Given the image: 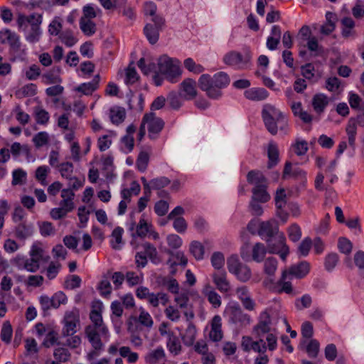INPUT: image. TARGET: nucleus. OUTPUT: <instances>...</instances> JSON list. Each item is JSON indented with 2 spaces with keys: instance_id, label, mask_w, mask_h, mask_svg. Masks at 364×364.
Wrapping results in <instances>:
<instances>
[{
  "instance_id": "nucleus-63",
  "label": "nucleus",
  "mask_w": 364,
  "mask_h": 364,
  "mask_svg": "<svg viewBox=\"0 0 364 364\" xmlns=\"http://www.w3.org/2000/svg\"><path fill=\"white\" fill-rule=\"evenodd\" d=\"M211 264L215 269L220 271L225 264L223 254L220 252H214L211 256Z\"/></svg>"
},
{
  "instance_id": "nucleus-13",
  "label": "nucleus",
  "mask_w": 364,
  "mask_h": 364,
  "mask_svg": "<svg viewBox=\"0 0 364 364\" xmlns=\"http://www.w3.org/2000/svg\"><path fill=\"white\" fill-rule=\"evenodd\" d=\"M287 246L286 237L283 232L278 234V235L272 238V240H267V247L268 252L270 254L279 252L280 250Z\"/></svg>"
},
{
  "instance_id": "nucleus-17",
  "label": "nucleus",
  "mask_w": 364,
  "mask_h": 364,
  "mask_svg": "<svg viewBox=\"0 0 364 364\" xmlns=\"http://www.w3.org/2000/svg\"><path fill=\"white\" fill-rule=\"evenodd\" d=\"M85 333L88 338L89 342L91 343L92 348L99 350H101L103 347V343L100 339V333L95 329V328L87 326L85 328Z\"/></svg>"
},
{
  "instance_id": "nucleus-49",
  "label": "nucleus",
  "mask_w": 364,
  "mask_h": 364,
  "mask_svg": "<svg viewBox=\"0 0 364 364\" xmlns=\"http://www.w3.org/2000/svg\"><path fill=\"white\" fill-rule=\"evenodd\" d=\"M97 13H101L100 9L95 7L92 5L87 4L83 7L82 16L80 18L92 20L97 16Z\"/></svg>"
},
{
  "instance_id": "nucleus-45",
  "label": "nucleus",
  "mask_w": 364,
  "mask_h": 364,
  "mask_svg": "<svg viewBox=\"0 0 364 364\" xmlns=\"http://www.w3.org/2000/svg\"><path fill=\"white\" fill-rule=\"evenodd\" d=\"M38 300L43 311V316H46L48 314V311L53 308V302L51 297L43 294L39 296Z\"/></svg>"
},
{
  "instance_id": "nucleus-36",
  "label": "nucleus",
  "mask_w": 364,
  "mask_h": 364,
  "mask_svg": "<svg viewBox=\"0 0 364 364\" xmlns=\"http://www.w3.org/2000/svg\"><path fill=\"white\" fill-rule=\"evenodd\" d=\"M169 338L167 342L168 350L175 355H178L181 351V345L179 339L173 336V333H168Z\"/></svg>"
},
{
  "instance_id": "nucleus-8",
  "label": "nucleus",
  "mask_w": 364,
  "mask_h": 364,
  "mask_svg": "<svg viewBox=\"0 0 364 364\" xmlns=\"http://www.w3.org/2000/svg\"><path fill=\"white\" fill-rule=\"evenodd\" d=\"M272 320L269 314L267 311H262L259 317V321L253 328V333L257 338H261L271 330Z\"/></svg>"
},
{
  "instance_id": "nucleus-5",
  "label": "nucleus",
  "mask_w": 364,
  "mask_h": 364,
  "mask_svg": "<svg viewBox=\"0 0 364 364\" xmlns=\"http://www.w3.org/2000/svg\"><path fill=\"white\" fill-rule=\"evenodd\" d=\"M144 124H147L149 137L151 139H155L157 135L162 131L164 127V120L156 116V114L153 112L146 113L143 117Z\"/></svg>"
},
{
  "instance_id": "nucleus-4",
  "label": "nucleus",
  "mask_w": 364,
  "mask_h": 364,
  "mask_svg": "<svg viewBox=\"0 0 364 364\" xmlns=\"http://www.w3.org/2000/svg\"><path fill=\"white\" fill-rule=\"evenodd\" d=\"M228 322L240 326H247L250 323L251 318L243 312L238 303H233L226 310Z\"/></svg>"
},
{
  "instance_id": "nucleus-11",
  "label": "nucleus",
  "mask_w": 364,
  "mask_h": 364,
  "mask_svg": "<svg viewBox=\"0 0 364 364\" xmlns=\"http://www.w3.org/2000/svg\"><path fill=\"white\" fill-rule=\"evenodd\" d=\"M310 271V264L307 261H301L291 265L287 270V274L296 279L305 277Z\"/></svg>"
},
{
  "instance_id": "nucleus-24",
  "label": "nucleus",
  "mask_w": 364,
  "mask_h": 364,
  "mask_svg": "<svg viewBox=\"0 0 364 364\" xmlns=\"http://www.w3.org/2000/svg\"><path fill=\"white\" fill-rule=\"evenodd\" d=\"M328 105V98L325 94L318 93L313 97L312 106L317 113L323 112Z\"/></svg>"
},
{
  "instance_id": "nucleus-43",
  "label": "nucleus",
  "mask_w": 364,
  "mask_h": 364,
  "mask_svg": "<svg viewBox=\"0 0 364 364\" xmlns=\"http://www.w3.org/2000/svg\"><path fill=\"white\" fill-rule=\"evenodd\" d=\"M278 262L275 257L267 258L264 263V271L269 276H274L277 268Z\"/></svg>"
},
{
  "instance_id": "nucleus-42",
  "label": "nucleus",
  "mask_w": 364,
  "mask_h": 364,
  "mask_svg": "<svg viewBox=\"0 0 364 364\" xmlns=\"http://www.w3.org/2000/svg\"><path fill=\"white\" fill-rule=\"evenodd\" d=\"M339 257L337 253L331 252L328 254L324 260L325 269L328 272H332L337 265Z\"/></svg>"
},
{
  "instance_id": "nucleus-40",
  "label": "nucleus",
  "mask_w": 364,
  "mask_h": 364,
  "mask_svg": "<svg viewBox=\"0 0 364 364\" xmlns=\"http://www.w3.org/2000/svg\"><path fill=\"white\" fill-rule=\"evenodd\" d=\"M126 117V112L124 108L117 107L115 109L110 110V119L113 124H119L124 122Z\"/></svg>"
},
{
  "instance_id": "nucleus-7",
  "label": "nucleus",
  "mask_w": 364,
  "mask_h": 364,
  "mask_svg": "<svg viewBox=\"0 0 364 364\" xmlns=\"http://www.w3.org/2000/svg\"><path fill=\"white\" fill-rule=\"evenodd\" d=\"M280 233L279 231V224L274 220L261 222L257 230L258 235L266 242L267 240H272V238Z\"/></svg>"
},
{
  "instance_id": "nucleus-52",
  "label": "nucleus",
  "mask_w": 364,
  "mask_h": 364,
  "mask_svg": "<svg viewBox=\"0 0 364 364\" xmlns=\"http://www.w3.org/2000/svg\"><path fill=\"white\" fill-rule=\"evenodd\" d=\"M292 147L294 153L299 156L305 155L309 149L307 141L299 139L296 140V142L292 145Z\"/></svg>"
},
{
  "instance_id": "nucleus-9",
  "label": "nucleus",
  "mask_w": 364,
  "mask_h": 364,
  "mask_svg": "<svg viewBox=\"0 0 364 364\" xmlns=\"http://www.w3.org/2000/svg\"><path fill=\"white\" fill-rule=\"evenodd\" d=\"M0 41L1 43H7L14 51H18L21 47L20 38L18 34L9 29L0 31Z\"/></svg>"
},
{
  "instance_id": "nucleus-53",
  "label": "nucleus",
  "mask_w": 364,
  "mask_h": 364,
  "mask_svg": "<svg viewBox=\"0 0 364 364\" xmlns=\"http://www.w3.org/2000/svg\"><path fill=\"white\" fill-rule=\"evenodd\" d=\"M59 38L62 43L68 47L73 46L77 41L71 31H65L62 32L59 36Z\"/></svg>"
},
{
  "instance_id": "nucleus-6",
  "label": "nucleus",
  "mask_w": 364,
  "mask_h": 364,
  "mask_svg": "<svg viewBox=\"0 0 364 364\" xmlns=\"http://www.w3.org/2000/svg\"><path fill=\"white\" fill-rule=\"evenodd\" d=\"M64 326L62 329V335L68 337L74 335L77 332V326H80V315L77 310L68 311L63 318Z\"/></svg>"
},
{
  "instance_id": "nucleus-15",
  "label": "nucleus",
  "mask_w": 364,
  "mask_h": 364,
  "mask_svg": "<svg viewBox=\"0 0 364 364\" xmlns=\"http://www.w3.org/2000/svg\"><path fill=\"white\" fill-rule=\"evenodd\" d=\"M181 88L184 92V98L191 100L197 96L196 82L192 78H186L181 83Z\"/></svg>"
},
{
  "instance_id": "nucleus-22",
  "label": "nucleus",
  "mask_w": 364,
  "mask_h": 364,
  "mask_svg": "<svg viewBox=\"0 0 364 364\" xmlns=\"http://www.w3.org/2000/svg\"><path fill=\"white\" fill-rule=\"evenodd\" d=\"M33 233V226L31 224L21 223L15 228V236L21 240H24L32 236Z\"/></svg>"
},
{
  "instance_id": "nucleus-32",
  "label": "nucleus",
  "mask_w": 364,
  "mask_h": 364,
  "mask_svg": "<svg viewBox=\"0 0 364 364\" xmlns=\"http://www.w3.org/2000/svg\"><path fill=\"white\" fill-rule=\"evenodd\" d=\"M146 257H148L151 262L154 264H159L161 262V259L158 255L156 248L149 242H144L142 245Z\"/></svg>"
},
{
  "instance_id": "nucleus-28",
  "label": "nucleus",
  "mask_w": 364,
  "mask_h": 364,
  "mask_svg": "<svg viewBox=\"0 0 364 364\" xmlns=\"http://www.w3.org/2000/svg\"><path fill=\"white\" fill-rule=\"evenodd\" d=\"M287 270L284 269L282 275L278 280V286L277 289V294L286 293L290 294L293 292L292 284L290 282H287Z\"/></svg>"
},
{
  "instance_id": "nucleus-10",
  "label": "nucleus",
  "mask_w": 364,
  "mask_h": 364,
  "mask_svg": "<svg viewBox=\"0 0 364 364\" xmlns=\"http://www.w3.org/2000/svg\"><path fill=\"white\" fill-rule=\"evenodd\" d=\"M151 228L152 225L149 224L144 218H141L138 224H136L134 220L132 221L129 230L133 231L134 229L136 228V231L132 233L133 238L136 237L144 238L149 233Z\"/></svg>"
},
{
  "instance_id": "nucleus-51",
  "label": "nucleus",
  "mask_w": 364,
  "mask_h": 364,
  "mask_svg": "<svg viewBox=\"0 0 364 364\" xmlns=\"http://www.w3.org/2000/svg\"><path fill=\"white\" fill-rule=\"evenodd\" d=\"M50 171V168L47 166H40L36 168L35 176L41 185H47L46 178Z\"/></svg>"
},
{
  "instance_id": "nucleus-31",
  "label": "nucleus",
  "mask_w": 364,
  "mask_h": 364,
  "mask_svg": "<svg viewBox=\"0 0 364 364\" xmlns=\"http://www.w3.org/2000/svg\"><path fill=\"white\" fill-rule=\"evenodd\" d=\"M80 28L87 36H93L97 31L96 24L90 19L80 18Z\"/></svg>"
},
{
  "instance_id": "nucleus-59",
  "label": "nucleus",
  "mask_w": 364,
  "mask_h": 364,
  "mask_svg": "<svg viewBox=\"0 0 364 364\" xmlns=\"http://www.w3.org/2000/svg\"><path fill=\"white\" fill-rule=\"evenodd\" d=\"M287 195L285 190L283 188H280L277 190L274 196L275 205L277 209H282L285 205Z\"/></svg>"
},
{
  "instance_id": "nucleus-56",
  "label": "nucleus",
  "mask_w": 364,
  "mask_h": 364,
  "mask_svg": "<svg viewBox=\"0 0 364 364\" xmlns=\"http://www.w3.org/2000/svg\"><path fill=\"white\" fill-rule=\"evenodd\" d=\"M235 275L240 281L246 282L250 279L252 272L248 266L242 264V265L238 269V272H237Z\"/></svg>"
},
{
  "instance_id": "nucleus-16",
  "label": "nucleus",
  "mask_w": 364,
  "mask_h": 364,
  "mask_svg": "<svg viewBox=\"0 0 364 364\" xmlns=\"http://www.w3.org/2000/svg\"><path fill=\"white\" fill-rule=\"evenodd\" d=\"M227 273L224 269L213 274V280L217 289L221 292H228L230 289V283L226 278Z\"/></svg>"
},
{
  "instance_id": "nucleus-41",
  "label": "nucleus",
  "mask_w": 364,
  "mask_h": 364,
  "mask_svg": "<svg viewBox=\"0 0 364 364\" xmlns=\"http://www.w3.org/2000/svg\"><path fill=\"white\" fill-rule=\"evenodd\" d=\"M13 333L12 326L9 321L4 322L1 330V339L6 344L11 343Z\"/></svg>"
},
{
  "instance_id": "nucleus-35",
  "label": "nucleus",
  "mask_w": 364,
  "mask_h": 364,
  "mask_svg": "<svg viewBox=\"0 0 364 364\" xmlns=\"http://www.w3.org/2000/svg\"><path fill=\"white\" fill-rule=\"evenodd\" d=\"M159 28L154 26L150 23H148L145 26L144 32L151 44L154 45L158 41L159 37Z\"/></svg>"
},
{
  "instance_id": "nucleus-47",
  "label": "nucleus",
  "mask_w": 364,
  "mask_h": 364,
  "mask_svg": "<svg viewBox=\"0 0 364 364\" xmlns=\"http://www.w3.org/2000/svg\"><path fill=\"white\" fill-rule=\"evenodd\" d=\"M159 71L164 72L165 78L171 83H176L181 77L182 70H159Z\"/></svg>"
},
{
  "instance_id": "nucleus-23",
  "label": "nucleus",
  "mask_w": 364,
  "mask_h": 364,
  "mask_svg": "<svg viewBox=\"0 0 364 364\" xmlns=\"http://www.w3.org/2000/svg\"><path fill=\"white\" fill-rule=\"evenodd\" d=\"M355 21L350 17H345L341 20V35L343 38H348L349 37H355Z\"/></svg>"
},
{
  "instance_id": "nucleus-21",
  "label": "nucleus",
  "mask_w": 364,
  "mask_h": 364,
  "mask_svg": "<svg viewBox=\"0 0 364 364\" xmlns=\"http://www.w3.org/2000/svg\"><path fill=\"white\" fill-rule=\"evenodd\" d=\"M267 157L268 162L267 167L268 169H271L276 166L279 161V154L277 146L271 142L268 145L267 148Z\"/></svg>"
},
{
  "instance_id": "nucleus-39",
  "label": "nucleus",
  "mask_w": 364,
  "mask_h": 364,
  "mask_svg": "<svg viewBox=\"0 0 364 364\" xmlns=\"http://www.w3.org/2000/svg\"><path fill=\"white\" fill-rule=\"evenodd\" d=\"M149 161V155L146 151H141L136 161V166L139 171L144 173L148 166Z\"/></svg>"
},
{
  "instance_id": "nucleus-55",
  "label": "nucleus",
  "mask_w": 364,
  "mask_h": 364,
  "mask_svg": "<svg viewBox=\"0 0 364 364\" xmlns=\"http://www.w3.org/2000/svg\"><path fill=\"white\" fill-rule=\"evenodd\" d=\"M242 265V264L240 262L237 256L235 255H231L227 260L228 271L233 274L238 272Z\"/></svg>"
},
{
  "instance_id": "nucleus-20",
  "label": "nucleus",
  "mask_w": 364,
  "mask_h": 364,
  "mask_svg": "<svg viewBox=\"0 0 364 364\" xmlns=\"http://www.w3.org/2000/svg\"><path fill=\"white\" fill-rule=\"evenodd\" d=\"M282 31L279 26L274 25L271 30V36L267 39V47L270 50L277 49L281 38Z\"/></svg>"
},
{
  "instance_id": "nucleus-57",
  "label": "nucleus",
  "mask_w": 364,
  "mask_h": 364,
  "mask_svg": "<svg viewBox=\"0 0 364 364\" xmlns=\"http://www.w3.org/2000/svg\"><path fill=\"white\" fill-rule=\"evenodd\" d=\"M312 246V240L310 237H305L299 244L298 247V252L300 256L306 257Z\"/></svg>"
},
{
  "instance_id": "nucleus-18",
  "label": "nucleus",
  "mask_w": 364,
  "mask_h": 364,
  "mask_svg": "<svg viewBox=\"0 0 364 364\" xmlns=\"http://www.w3.org/2000/svg\"><path fill=\"white\" fill-rule=\"evenodd\" d=\"M158 68H180L181 63L176 58L163 54L156 59Z\"/></svg>"
},
{
  "instance_id": "nucleus-37",
  "label": "nucleus",
  "mask_w": 364,
  "mask_h": 364,
  "mask_svg": "<svg viewBox=\"0 0 364 364\" xmlns=\"http://www.w3.org/2000/svg\"><path fill=\"white\" fill-rule=\"evenodd\" d=\"M37 87L33 83L24 85L21 89L16 92V96L18 98L31 97L36 94Z\"/></svg>"
},
{
  "instance_id": "nucleus-64",
  "label": "nucleus",
  "mask_w": 364,
  "mask_h": 364,
  "mask_svg": "<svg viewBox=\"0 0 364 364\" xmlns=\"http://www.w3.org/2000/svg\"><path fill=\"white\" fill-rule=\"evenodd\" d=\"M170 183L171 181L167 177L165 176L155 178L151 180L150 181L152 189L155 190H160L167 186Z\"/></svg>"
},
{
  "instance_id": "nucleus-33",
  "label": "nucleus",
  "mask_w": 364,
  "mask_h": 364,
  "mask_svg": "<svg viewBox=\"0 0 364 364\" xmlns=\"http://www.w3.org/2000/svg\"><path fill=\"white\" fill-rule=\"evenodd\" d=\"M189 251L196 260H202L204 257L205 247L199 241H192L189 246Z\"/></svg>"
},
{
  "instance_id": "nucleus-48",
  "label": "nucleus",
  "mask_w": 364,
  "mask_h": 364,
  "mask_svg": "<svg viewBox=\"0 0 364 364\" xmlns=\"http://www.w3.org/2000/svg\"><path fill=\"white\" fill-rule=\"evenodd\" d=\"M36 123L38 124H46L49 121V113L41 107H36L34 110Z\"/></svg>"
},
{
  "instance_id": "nucleus-27",
  "label": "nucleus",
  "mask_w": 364,
  "mask_h": 364,
  "mask_svg": "<svg viewBox=\"0 0 364 364\" xmlns=\"http://www.w3.org/2000/svg\"><path fill=\"white\" fill-rule=\"evenodd\" d=\"M41 80L46 85L60 82V70H46L44 73H42Z\"/></svg>"
},
{
  "instance_id": "nucleus-46",
  "label": "nucleus",
  "mask_w": 364,
  "mask_h": 364,
  "mask_svg": "<svg viewBox=\"0 0 364 364\" xmlns=\"http://www.w3.org/2000/svg\"><path fill=\"white\" fill-rule=\"evenodd\" d=\"M338 249L340 252L348 255L352 252L353 244L348 238L341 237L338 240Z\"/></svg>"
},
{
  "instance_id": "nucleus-29",
  "label": "nucleus",
  "mask_w": 364,
  "mask_h": 364,
  "mask_svg": "<svg viewBox=\"0 0 364 364\" xmlns=\"http://www.w3.org/2000/svg\"><path fill=\"white\" fill-rule=\"evenodd\" d=\"M196 336V326L191 322H190L186 330V332L183 335H181V338L183 344L188 347L192 346L194 344Z\"/></svg>"
},
{
  "instance_id": "nucleus-1",
  "label": "nucleus",
  "mask_w": 364,
  "mask_h": 364,
  "mask_svg": "<svg viewBox=\"0 0 364 364\" xmlns=\"http://www.w3.org/2000/svg\"><path fill=\"white\" fill-rule=\"evenodd\" d=\"M230 82V77L225 72H218L211 76L209 74H203L198 80V87L205 92L208 97L211 100H220L223 95V89L226 88Z\"/></svg>"
},
{
  "instance_id": "nucleus-62",
  "label": "nucleus",
  "mask_w": 364,
  "mask_h": 364,
  "mask_svg": "<svg viewBox=\"0 0 364 364\" xmlns=\"http://www.w3.org/2000/svg\"><path fill=\"white\" fill-rule=\"evenodd\" d=\"M59 171L62 177L69 179L71 178V175L73 172V164L71 162H63L61 163L59 166Z\"/></svg>"
},
{
  "instance_id": "nucleus-50",
  "label": "nucleus",
  "mask_w": 364,
  "mask_h": 364,
  "mask_svg": "<svg viewBox=\"0 0 364 364\" xmlns=\"http://www.w3.org/2000/svg\"><path fill=\"white\" fill-rule=\"evenodd\" d=\"M42 31L41 26L30 28V30L26 34V39L27 41L31 43H36L40 41Z\"/></svg>"
},
{
  "instance_id": "nucleus-14",
  "label": "nucleus",
  "mask_w": 364,
  "mask_h": 364,
  "mask_svg": "<svg viewBox=\"0 0 364 364\" xmlns=\"http://www.w3.org/2000/svg\"><path fill=\"white\" fill-rule=\"evenodd\" d=\"M246 99L251 101H262L269 96V92L263 87H252L244 92Z\"/></svg>"
},
{
  "instance_id": "nucleus-26",
  "label": "nucleus",
  "mask_w": 364,
  "mask_h": 364,
  "mask_svg": "<svg viewBox=\"0 0 364 364\" xmlns=\"http://www.w3.org/2000/svg\"><path fill=\"white\" fill-rule=\"evenodd\" d=\"M247 181L255 186L258 185H267V178L263 173L258 170H252L247 175Z\"/></svg>"
},
{
  "instance_id": "nucleus-3",
  "label": "nucleus",
  "mask_w": 364,
  "mask_h": 364,
  "mask_svg": "<svg viewBox=\"0 0 364 364\" xmlns=\"http://www.w3.org/2000/svg\"><path fill=\"white\" fill-rule=\"evenodd\" d=\"M223 60L228 66H249L252 60V53L249 49L244 50L242 53L231 50L225 54Z\"/></svg>"
},
{
  "instance_id": "nucleus-34",
  "label": "nucleus",
  "mask_w": 364,
  "mask_h": 364,
  "mask_svg": "<svg viewBox=\"0 0 364 364\" xmlns=\"http://www.w3.org/2000/svg\"><path fill=\"white\" fill-rule=\"evenodd\" d=\"M124 233V229L119 226L115 228L112 232V240H111V247L115 250H119L122 248L120 245L122 242V235Z\"/></svg>"
},
{
  "instance_id": "nucleus-61",
  "label": "nucleus",
  "mask_w": 364,
  "mask_h": 364,
  "mask_svg": "<svg viewBox=\"0 0 364 364\" xmlns=\"http://www.w3.org/2000/svg\"><path fill=\"white\" fill-rule=\"evenodd\" d=\"M53 356L58 362L65 363L70 359V353L65 348H58L54 350Z\"/></svg>"
},
{
  "instance_id": "nucleus-44",
  "label": "nucleus",
  "mask_w": 364,
  "mask_h": 364,
  "mask_svg": "<svg viewBox=\"0 0 364 364\" xmlns=\"http://www.w3.org/2000/svg\"><path fill=\"white\" fill-rule=\"evenodd\" d=\"M62 28L63 25L61 18L58 16H55L48 26V33L50 35L53 36H60Z\"/></svg>"
},
{
  "instance_id": "nucleus-54",
  "label": "nucleus",
  "mask_w": 364,
  "mask_h": 364,
  "mask_svg": "<svg viewBox=\"0 0 364 364\" xmlns=\"http://www.w3.org/2000/svg\"><path fill=\"white\" fill-rule=\"evenodd\" d=\"M302 75L305 80H309L311 82H317L321 77V72L320 70H301Z\"/></svg>"
},
{
  "instance_id": "nucleus-30",
  "label": "nucleus",
  "mask_w": 364,
  "mask_h": 364,
  "mask_svg": "<svg viewBox=\"0 0 364 364\" xmlns=\"http://www.w3.org/2000/svg\"><path fill=\"white\" fill-rule=\"evenodd\" d=\"M268 252L267 247L261 242H257L252 247V259L256 262H261Z\"/></svg>"
},
{
  "instance_id": "nucleus-38",
  "label": "nucleus",
  "mask_w": 364,
  "mask_h": 364,
  "mask_svg": "<svg viewBox=\"0 0 364 364\" xmlns=\"http://www.w3.org/2000/svg\"><path fill=\"white\" fill-rule=\"evenodd\" d=\"M204 294L214 308H218L221 305V297L215 290L208 287L205 289Z\"/></svg>"
},
{
  "instance_id": "nucleus-19",
  "label": "nucleus",
  "mask_w": 364,
  "mask_h": 364,
  "mask_svg": "<svg viewBox=\"0 0 364 364\" xmlns=\"http://www.w3.org/2000/svg\"><path fill=\"white\" fill-rule=\"evenodd\" d=\"M267 185H258L254 186L252 190V200L259 201L264 203L270 200V195L267 191Z\"/></svg>"
},
{
  "instance_id": "nucleus-25",
  "label": "nucleus",
  "mask_w": 364,
  "mask_h": 364,
  "mask_svg": "<svg viewBox=\"0 0 364 364\" xmlns=\"http://www.w3.org/2000/svg\"><path fill=\"white\" fill-rule=\"evenodd\" d=\"M100 82V75L99 74H96L94 78L88 82L80 84L77 87V90L80 92H82L85 95H90L95 90H97L98 87V84Z\"/></svg>"
},
{
  "instance_id": "nucleus-2",
  "label": "nucleus",
  "mask_w": 364,
  "mask_h": 364,
  "mask_svg": "<svg viewBox=\"0 0 364 364\" xmlns=\"http://www.w3.org/2000/svg\"><path fill=\"white\" fill-rule=\"evenodd\" d=\"M261 115L266 129L272 135L277 134L279 128L283 130L287 125V117L270 104L263 106Z\"/></svg>"
},
{
  "instance_id": "nucleus-12",
  "label": "nucleus",
  "mask_w": 364,
  "mask_h": 364,
  "mask_svg": "<svg viewBox=\"0 0 364 364\" xmlns=\"http://www.w3.org/2000/svg\"><path fill=\"white\" fill-rule=\"evenodd\" d=\"M117 78H123L124 84L128 86L134 85L140 79L136 70H119L117 75Z\"/></svg>"
},
{
  "instance_id": "nucleus-60",
  "label": "nucleus",
  "mask_w": 364,
  "mask_h": 364,
  "mask_svg": "<svg viewBox=\"0 0 364 364\" xmlns=\"http://www.w3.org/2000/svg\"><path fill=\"white\" fill-rule=\"evenodd\" d=\"M288 235L290 240L293 242H298L301 237V230L296 224H292L288 229Z\"/></svg>"
},
{
  "instance_id": "nucleus-58",
  "label": "nucleus",
  "mask_w": 364,
  "mask_h": 364,
  "mask_svg": "<svg viewBox=\"0 0 364 364\" xmlns=\"http://www.w3.org/2000/svg\"><path fill=\"white\" fill-rule=\"evenodd\" d=\"M48 134L46 132H40L33 137L36 148L42 147L48 143Z\"/></svg>"
}]
</instances>
